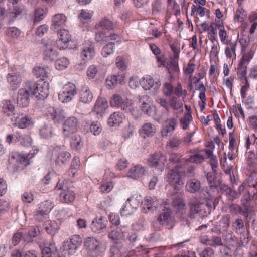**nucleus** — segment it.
<instances>
[{
    "instance_id": "13d9d810",
    "label": "nucleus",
    "mask_w": 257,
    "mask_h": 257,
    "mask_svg": "<svg viewBox=\"0 0 257 257\" xmlns=\"http://www.w3.org/2000/svg\"><path fill=\"white\" fill-rule=\"evenodd\" d=\"M68 59L66 57H62L57 59L55 62L56 68L58 70H62L66 68L69 65Z\"/></svg>"
},
{
    "instance_id": "2eb2a0df",
    "label": "nucleus",
    "mask_w": 257,
    "mask_h": 257,
    "mask_svg": "<svg viewBox=\"0 0 257 257\" xmlns=\"http://www.w3.org/2000/svg\"><path fill=\"white\" fill-rule=\"evenodd\" d=\"M124 233L125 231H123L121 228L116 227L109 232L108 235L109 238L112 240L115 243V245H117L118 249L119 251V247L120 246V245L117 244V241L123 239L124 238Z\"/></svg>"
},
{
    "instance_id": "1a4fd4ad",
    "label": "nucleus",
    "mask_w": 257,
    "mask_h": 257,
    "mask_svg": "<svg viewBox=\"0 0 257 257\" xmlns=\"http://www.w3.org/2000/svg\"><path fill=\"white\" fill-rule=\"evenodd\" d=\"M78 127V120L75 117L67 118L63 125V133L65 137H69L71 134H73Z\"/></svg>"
},
{
    "instance_id": "79ce46f5",
    "label": "nucleus",
    "mask_w": 257,
    "mask_h": 257,
    "mask_svg": "<svg viewBox=\"0 0 257 257\" xmlns=\"http://www.w3.org/2000/svg\"><path fill=\"white\" fill-rule=\"evenodd\" d=\"M132 208L136 209L140 204H142V198L140 195L135 194L130 197L126 201Z\"/></svg>"
},
{
    "instance_id": "09e8293b",
    "label": "nucleus",
    "mask_w": 257,
    "mask_h": 257,
    "mask_svg": "<svg viewBox=\"0 0 257 257\" xmlns=\"http://www.w3.org/2000/svg\"><path fill=\"white\" fill-rule=\"evenodd\" d=\"M192 120V117L191 112H187L184 114L183 117L180 119V124L181 127L184 130L188 128L189 124Z\"/></svg>"
},
{
    "instance_id": "a878e982",
    "label": "nucleus",
    "mask_w": 257,
    "mask_h": 257,
    "mask_svg": "<svg viewBox=\"0 0 257 257\" xmlns=\"http://www.w3.org/2000/svg\"><path fill=\"white\" fill-rule=\"evenodd\" d=\"M19 120L17 126L20 128H25L32 127L34 124V121L31 117L28 115L23 116L19 115Z\"/></svg>"
},
{
    "instance_id": "9b49d317",
    "label": "nucleus",
    "mask_w": 257,
    "mask_h": 257,
    "mask_svg": "<svg viewBox=\"0 0 257 257\" xmlns=\"http://www.w3.org/2000/svg\"><path fill=\"white\" fill-rule=\"evenodd\" d=\"M82 242V240L80 235H74L69 241L64 242L63 247L64 250L71 251L73 253L81 246Z\"/></svg>"
},
{
    "instance_id": "052dcab7",
    "label": "nucleus",
    "mask_w": 257,
    "mask_h": 257,
    "mask_svg": "<svg viewBox=\"0 0 257 257\" xmlns=\"http://www.w3.org/2000/svg\"><path fill=\"white\" fill-rule=\"evenodd\" d=\"M173 89L174 87L170 83L166 82L163 85L162 92L165 96L171 97L173 94Z\"/></svg>"
},
{
    "instance_id": "bb28decb",
    "label": "nucleus",
    "mask_w": 257,
    "mask_h": 257,
    "mask_svg": "<svg viewBox=\"0 0 257 257\" xmlns=\"http://www.w3.org/2000/svg\"><path fill=\"white\" fill-rule=\"evenodd\" d=\"M124 79V77L121 75H112L106 79V85L108 88L112 89L116 87L118 83H121Z\"/></svg>"
},
{
    "instance_id": "f257e3e1",
    "label": "nucleus",
    "mask_w": 257,
    "mask_h": 257,
    "mask_svg": "<svg viewBox=\"0 0 257 257\" xmlns=\"http://www.w3.org/2000/svg\"><path fill=\"white\" fill-rule=\"evenodd\" d=\"M212 206L209 203H191L190 204V210L187 216L190 219L202 218L207 216L211 211Z\"/></svg>"
},
{
    "instance_id": "338daca9",
    "label": "nucleus",
    "mask_w": 257,
    "mask_h": 257,
    "mask_svg": "<svg viewBox=\"0 0 257 257\" xmlns=\"http://www.w3.org/2000/svg\"><path fill=\"white\" fill-rule=\"evenodd\" d=\"M98 26L101 27L102 29L112 30L113 28V23L108 19L105 18L99 22Z\"/></svg>"
},
{
    "instance_id": "680f3d73",
    "label": "nucleus",
    "mask_w": 257,
    "mask_h": 257,
    "mask_svg": "<svg viewBox=\"0 0 257 257\" xmlns=\"http://www.w3.org/2000/svg\"><path fill=\"white\" fill-rule=\"evenodd\" d=\"M241 201L243 206V209L242 208V211H240V214L243 215L245 218H247L249 215L250 207L249 201L247 200L246 199L241 198Z\"/></svg>"
},
{
    "instance_id": "ea45409f",
    "label": "nucleus",
    "mask_w": 257,
    "mask_h": 257,
    "mask_svg": "<svg viewBox=\"0 0 257 257\" xmlns=\"http://www.w3.org/2000/svg\"><path fill=\"white\" fill-rule=\"evenodd\" d=\"M205 157L204 152L199 151L191 155L188 159H185V162L201 163L204 160Z\"/></svg>"
},
{
    "instance_id": "a19ab883",
    "label": "nucleus",
    "mask_w": 257,
    "mask_h": 257,
    "mask_svg": "<svg viewBox=\"0 0 257 257\" xmlns=\"http://www.w3.org/2000/svg\"><path fill=\"white\" fill-rule=\"evenodd\" d=\"M44 205V204H39L38 210L34 216L35 219L39 222L42 221L46 218L49 212V209L48 208L46 209H43Z\"/></svg>"
},
{
    "instance_id": "f3484780",
    "label": "nucleus",
    "mask_w": 257,
    "mask_h": 257,
    "mask_svg": "<svg viewBox=\"0 0 257 257\" xmlns=\"http://www.w3.org/2000/svg\"><path fill=\"white\" fill-rule=\"evenodd\" d=\"M40 234V230L38 226L36 227H32L29 231L28 234L23 232H17V238L20 240L23 239L24 241L29 242L32 238L35 237Z\"/></svg>"
},
{
    "instance_id": "864d4df0",
    "label": "nucleus",
    "mask_w": 257,
    "mask_h": 257,
    "mask_svg": "<svg viewBox=\"0 0 257 257\" xmlns=\"http://www.w3.org/2000/svg\"><path fill=\"white\" fill-rule=\"evenodd\" d=\"M181 143L182 142L179 138L174 137L167 142L166 148V149L171 148L173 150H176L180 146Z\"/></svg>"
},
{
    "instance_id": "4468645a",
    "label": "nucleus",
    "mask_w": 257,
    "mask_h": 257,
    "mask_svg": "<svg viewBox=\"0 0 257 257\" xmlns=\"http://www.w3.org/2000/svg\"><path fill=\"white\" fill-rule=\"evenodd\" d=\"M94 46L92 42L85 43L81 52V56L84 63L92 59L95 55Z\"/></svg>"
},
{
    "instance_id": "bf43d9fd",
    "label": "nucleus",
    "mask_w": 257,
    "mask_h": 257,
    "mask_svg": "<svg viewBox=\"0 0 257 257\" xmlns=\"http://www.w3.org/2000/svg\"><path fill=\"white\" fill-rule=\"evenodd\" d=\"M89 130L94 135L97 136L100 134L102 128L100 122L95 121L91 123Z\"/></svg>"
},
{
    "instance_id": "69168bd1",
    "label": "nucleus",
    "mask_w": 257,
    "mask_h": 257,
    "mask_svg": "<svg viewBox=\"0 0 257 257\" xmlns=\"http://www.w3.org/2000/svg\"><path fill=\"white\" fill-rule=\"evenodd\" d=\"M225 194L228 200L233 201L238 198L242 193H240L238 191L237 192L230 187Z\"/></svg>"
},
{
    "instance_id": "37998d69",
    "label": "nucleus",
    "mask_w": 257,
    "mask_h": 257,
    "mask_svg": "<svg viewBox=\"0 0 257 257\" xmlns=\"http://www.w3.org/2000/svg\"><path fill=\"white\" fill-rule=\"evenodd\" d=\"M44 225L46 231L50 234H54L59 229V226L55 221H46Z\"/></svg>"
},
{
    "instance_id": "e433bc0d",
    "label": "nucleus",
    "mask_w": 257,
    "mask_h": 257,
    "mask_svg": "<svg viewBox=\"0 0 257 257\" xmlns=\"http://www.w3.org/2000/svg\"><path fill=\"white\" fill-rule=\"evenodd\" d=\"M71 157V154L66 151H62L58 154L55 160L57 165H61L67 163Z\"/></svg>"
},
{
    "instance_id": "58836bf2",
    "label": "nucleus",
    "mask_w": 257,
    "mask_h": 257,
    "mask_svg": "<svg viewBox=\"0 0 257 257\" xmlns=\"http://www.w3.org/2000/svg\"><path fill=\"white\" fill-rule=\"evenodd\" d=\"M66 20V17L63 14L55 15L52 18L54 28L55 29H57L59 26L65 25Z\"/></svg>"
},
{
    "instance_id": "393cba45",
    "label": "nucleus",
    "mask_w": 257,
    "mask_h": 257,
    "mask_svg": "<svg viewBox=\"0 0 257 257\" xmlns=\"http://www.w3.org/2000/svg\"><path fill=\"white\" fill-rule=\"evenodd\" d=\"M145 170L144 167L137 165L132 167L128 172V176L134 179H137L140 177H142L145 175Z\"/></svg>"
},
{
    "instance_id": "0e129e2a",
    "label": "nucleus",
    "mask_w": 257,
    "mask_h": 257,
    "mask_svg": "<svg viewBox=\"0 0 257 257\" xmlns=\"http://www.w3.org/2000/svg\"><path fill=\"white\" fill-rule=\"evenodd\" d=\"M114 43L110 42L102 48L101 54L103 57H106L113 52Z\"/></svg>"
},
{
    "instance_id": "ddd939ff",
    "label": "nucleus",
    "mask_w": 257,
    "mask_h": 257,
    "mask_svg": "<svg viewBox=\"0 0 257 257\" xmlns=\"http://www.w3.org/2000/svg\"><path fill=\"white\" fill-rule=\"evenodd\" d=\"M107 221L105 218H95L90 224L91 230L95 233H100L106 228Z\"/></svg>"
},
{
    "instance_id": "3c124183",
    "label": "nucleus",
    "mask_w": 257,
    "mask_h": 257,
    "mask_svg": "<svg viewBox=\"0 0 257 257\" xmlns=\"http://www.w3.org/2000/svg\"><path fill=\"white\" fill-rule=\"evenodd\" d=\"M214 172H208L206 175V178L208 182L210 184L209 187L210 190L214 192L217 188L219 185V183L215 182V176Z\"/></svg>"
},
{
    "instance_id": "6ab92c4d",
    "label": "nucleus",
    "mask_w": 257,
    "mask_h": 257,
    "mask_svg": "<svg viewBox=\"0 0 257 257\" xmlns=\"http://www.w3.org/2000/svg\"><path fill=\"white\" fill-rule=\"evenodd\" d=\"M48 112L49 117L55 123H59L62 122L65 117L64 111L61 109L50 108Z\"/></svg>"
},
{
    "instance_id": "39448f33",
    "label": "nucleus",
    "mask_w": 257,
    "mask_h": 257,
    "mask_svg": "<svg viewBox=\"0 0 257 257\" xmlns=\"http://www.w3.org/2000/svg\"><path fill=\"white\" fill-rule=\"evenodd\" d=\"M33 84H30L27 81L23 88L19 89L17 96V104L21 107H27L29 103V98L32 95V86Z\"/></svg>"
},
{
    "instance_id": "7ed1b4c3",
    "label": "nucleus",
    "mask_w": 257,
    "mask_h": 257,
    "mask_svg": "<svg viewBox=\"0 0 257 257\" xmlns=\"http://www.w3.org/2000/svg\"><path fill=\"white\" fill-rule=\"evenodd\" d=\"M110 104L112 106L119 107L125 110L126 112L130 113L135 117L138 116L137 109L131 105V102L127 99L123 98L119 94H115L112 96Z\"/></svg>"
},
{
    "instance_id": "6e6d98bb",
    "label": "nucleus",
    "mask_w": 257,
    "mask_h": 257,
    "mask_svg": "<svg viewBox=\"0 0 257 257\" xmlns=\"http://www.w3.org/2000/svg\"><path fill=\"white\" fill-rule=\"evenodd\" d=\"M256 180L257 179H255L253 175L248 176V177L239 186L238 189L239 192L240 193L244 192L245 188H247L246 187H248L251 183H254Z\"/></svg>"
},
{
    "instance_id": "a211bd4d",
    "label": "nucleus",
    "mask_w": 257,
    "mask_h": 257,
    "mask_svg": "<svg viewBox=\"0 0 257 257\" xmlns=\"http://www.w3.org/2000/svg\"><path fill=\"white\" fill-rule=\"evenodd\" d=\"M155 126L150 122L144 123L139 130L140 135L143 138L153 136L156 132Z\"/></svg>"
},
{
    "instance_id": "2f4dec72",
    "label": "nucleus",
    "mask_w": 257,
    "mask_h": 257,
    "mask_svg": "<svg viewBox=\"0 0 257 257\" xmlns=\"http://www.w3.org/2000/svg\"><path fill=\"white\" fill-rule=\"evenodd\" d=\"M72 134L70 142V145L72 148L78 150L80 149L83 145L82 139L79 134Z\"/></svg>"
},
{
    "instance_id": "aec40b11",
    "label": "nucleus",
    "mask_w": 257,
    "mask_h": 257,
    "mask_svg": "<svg viewBox=\"0 0 257 257\" xmlns=\"http://www.w3.org/2000/svg\"><path fill=\"white\" fill-rule=\"evenodd\" d=\"M3 109L4 110V112L6 115L8 116H12L11 118V120L12 122H13V125H16V117L15 116V113L14 112L15 110L14 106L11 103L10 101L5 100L3 102Z\"/></svg>"
},
{
    "instance_id": "cd10ccee",
    "label": "nucleus",
    "mask_w": 257,
    "mask_h": 257,
    "mask_svg": "<svg viewBox=\"0 0 257 257\" xmlns=\"http://www.w3.org/2000/svg\"><path fill=\"white\" fill-rule=\"evenodd\" d=\"M200 188V182L199 180L196 179H192L189 180L186 185V188L187 190L191 193H194L198 192Z\"/></svg>"
},
{
    "instance_id": "f704fd0d",
    "label": "nucleus",
    "mask_w": 257,
    "mask_h": 257,
    "mask_svg": "<svg viewBox=\"0 0 257 257\" xmlns=\"http://www.w3.org/2000/svg\"><path fill=\"white\" fill-rule=\"evenodd\" d=\"M41 257H60L57 249L52 246L45 247L41 249Z\"/></svg>"
},
{
    "instance_id": "49530a36",
    "label": "nucleus",
    "mask_w": 257,
    "mask_h": 257,
    "mask_svg": "<svg viewBox=\"0 0 257 257\" xmlns=\"http://www.w3.org/2000/svg\"><path fill=\"white\" fill-rule=\"evenodd\" d=\"M39 133L43 138H49L52 135V127L49 124H44L40 128Z\"/></svg>"
},
{
    "instance_id": "b1692460",
    "label": "nucleus",
    "mask_w": 257,
    "mask_h": 257,
    "mask_svg": "<svg viewBox=\"0 0 257 257\" xmlns=\"http://www.w3.org/2000/svg\"><path fill=\"white\" fill-rule=\"evenodd\" d=\"M149 97L147 95H144L139 98V102L142 103L141 108L142 111L149 116H152L154 113L153 108L147 102Z\"/></svg>"
},
{
    "instance_id": "473e14b6",
    "label": "nucleus",
    "mask_w": 257,
    "mask_h": 257,
    "mask_svg": "<svg viewBox=\"0 0 257 257\" xmlns=\"http://www.w3.org/2000/svg\"><path fill=\"white\" fill-rule=\"evenodd\" d=\"M237 41H232L230 40L226 42L225 45H227L225 49V53L227 57L231 59L233 55H236V49L237 46Z\"/></svg>"
},
{
    "instance_id": "4c0bfd02",
    "label": "nucleus",
    "mask_w": 257,
    "mask_h": 257,
    "mask_svg": "<svg viewBox=\"0 0 257 257\" xmlns=\"http://www.w3.org/2000/svg\"><path fill=\"white\" fill-rule=\"evenodd\" d=\"M169 161L170 163L177 164L175 167L176 168H181L182 164L186 163L185 159L182 158V156L177 153L170 154Z\"/></svg>"
},
{
    "instance_id": "c9c22d12",
    "label": "nucleus",
    "mask_w": 257,
    "mask_h": 257,
    "mask_svg": "<svg viewBox=\"0 0 257 257\" xmlns=\"http://www.w3.org/2000/svg\"><path fill=\"white\" fill-rule=\"evenodd\" d=\"M171 209L168 208H165L158 216L157 219L161 224L163 225L167 224L171 218Z\"/></svg>"
},
{
    "instance_id": "72a5a7b5",
    "label": "nucleus",
    "mask_w": 257,
    "mask_h": 257,
    "mask_svg": "<svg viewBox=\"0 0 257 257\" xmlns=\"http://www.w3.org/2000/svg\"><path fill=\"white\" fill-rule=\"evenodd\" d=\"M221 25L214 22L212 23L209 26L210 29L208 31V38L212 43L215 42L218 43L216 29H219Z\"/></svg>"
},
{
    "instance_id": "e2e57ef3",
    "label": "nucleus",
    "mask_w": 257,
    "mask_h": 257,
    "mask_svg": "<svg viewBox=\"0 0 257 257\" xmlns=\"http://www.w3.org/2000/svg\"><path fill=\"white\" fill-rule=\"evenodd\" d=\"M239 42L241 46V53L254 49L253 46H250L249 41H247L246 38H241L239 39Z\"/></svg>"
},
{
    "instance_id": "7c9ffc66",
    "label": "nucleus",
    "mask_w": 257,
    "mask_h": 257,
    "mask_svg": "<svg viewBox=\"0 0 257 257\" xmlns=\"http://www.w3.org/2000/svg\"><path fill=\"white\" fill-rule=\"evenodd\" d=\"M143 209L145 212L153 211L157 209V203L155 201H153L150 197L145 198L144 201H142Z\"/></svg>"
},
{
    "instance_id": "c756f323",
    "label": "nucleus",
    "mask_w": 257,
    "mask_h": 257,
    "mask_svg": "<svg viewBox=\"0 0 257 257\" xmlns=\"http://www.w3.org/2000/svg\"><path fill=\"white\" fill-rule=\"evenodd\" d=\"M108 107L107 101L103 98L97 100L94 106L93 111L97 114H101Z\"/></svg>"
},
{
    "instance_id": "c85d7f7f",
    "label": "nucleus",
    "mask_w": 257,
    "mask_h": 257,
    "mask_svg": "<svg viewBox=\"0 0 257 257\" xmlns=\"http://www.w3.org/2000/svg\"><path fill=\"white\" fill-rule=\"evenodd\" d=\"M18 157L19 162L21 166H17V169H20L23 170L24 169V167L30 164V160L34 157V155L33 153L20 154L19 155Z\"/></svg>"
},
{
    "instance_id": "de8ad7c7",
    "label": "nucleus",
    "mask_w": 257,
    "mask_h": 257,
    "mask_svg": "<svg viewBox=\"0 0 257 257\" xmlns=\"http://www.w3.org/2000/svg\"><path fill=\"white\" fill-rule=\"evenodd\" d=\"M166 67L168 70L171 78H172L178 72V65L174 60L170 62L169 63H167Z\"/></svg>"
},
{
    "instance_id": "9d476101",
    "label": "nucleus",
    "mask_w": 257,
    "mask_h": 257,
    "mask_svg": "<svg viewBox=\"0 0 257 257\" xmlns=\"http://www.w3.org/2000/svg\"><path fill=\"white\" fill-rule=\"evenodd\" d=\"M58 38L56 41L57 47L60 49H64L68 47V43L71 39V35L66 29H60L58 31Z\"/></svg>"
},
{
    "instance_id": "412c9836",
    "label": "nucleus",
    "mask_w": 257,
    "mask_h": 257,
    "mask_svg": "<svg viewBox=\"0 0 257 257\" xmlns=\"http://www.w3.org/2000/svg\"><path fill=\"white\" fill-rule=\"evenodd\" d=\"M124 115L120 112H115L110 115L108 119V124L111 126H117L122 122Z\"/></svg>"
},
{
    "instance_id": "20e7f679",
    "label": "nucleus",
    "mask_w": 257,
    "mask_h": 257,
    "mask_svg": "<svg viewBox=\"0 0 257 257\" xmlns=\"http://www.w3.org/2000/svg\"><path fill=\"white\" fill-rule=\"evenodd\" d=\"M84 246L89 257L101 256L104 251L101 243L93 237H87L84 241Z\"/></svg>"
},
{
    "instance_id": "6e6552de",
    "label": "nucleus",
    "mask_w": 257,
    "mask_h": 257,
    "mask_svg": "<svg viewBox=\"0 0 257 257\" xmlns=\"http://www.w3.org/2000/svg\"><path fill=\"white\" fill-rule=\"evenodd\" d=\"M128 240L130 244H132V250L134 251L133 253H131L132 254L139 253V254H136L137 256H143L150 252L149 249H147L138 243V237L136 234L134 233L128 237Z\"/></svg>"
},
{
    "instance_id": "423d86ee",
    "label": "nucleus",
    "mask_w": 257,
    "mask_h": 257,
    "mask_svg": "<svg viewBox=\"0 0 257 257\" xmlns=\"http://www.w3.org/2000/svg\"><path fill=\"white\" fill-rule=\"evenodd\" d=\"M183 176H184V173L179 170L178 168L175 167L168 173V181L175 189L178 190L183 185L181 179Z\"/></svg>"
},
{
    "instance_id": "f03ea898",
    "label": "nucleus",
    "mask_w": 257,
    "mask_h": 257,
    "mask_svg": "<svg viewBox=\"0 0 257 257\" xmlns=\"http://www.w3.org/2000/svg\"><path fill=\"white\" fill-rule=\"evenodd\" d=\"M32 86V95L35 96L38 100H44L49 93V84L47 81L39 80L36 82L34 81H29Z\"/></svg>"
},
{
    "instance_id": "a18cd8bd",
    "label": "nucleus",
    "mask_w": 257,
    "mask_h": 257,
    "mask_svg": "<svg viewBox=\"0 0 257 257\" xmlns=\"http://www.w3.org/2000/svg\"><path fill=\"white\" fill-rule=\"evenodd\" d=\"M169 108L179 111H183V103L176 96H172L169 101Z\"/></svg>"
},
{
    "instance_id": "c03bdc74",
    "label": "nucleus",
    "mask_w": 257,
    "mask_h": 257,
    "mask_svg": "<svg viewBox=\"0 0 257 257\" xmlns=\"http://www.w3.org/2000/svg\"><path fill=\"white\" fill-rule=\"evenodd\" d=\"M242 198L246 199L248 201L257 200V189H247L244 190Z\"/></svg>"
},
{
    "instance_id": "603ef678",
    "label": "nucleus",
    "mask_w": 257,
    "mask_h": 257,
    "mask_svg": "<svg viewBox=\"0 0 257 257\" xmlns=\"http://www.w3.org/2000/svg\"><path fill=\"white\" fill-rule=\"evenodd\" d=\"M207 241L208 242H206V245L214 247L223 246V245L221 237L218 236H212Z\"/></svg>"
},
{
    "instance_id": "0eeeda50",
    "label": "nucleus",
    "mask_w": 257,
    "mask_h": 257,
    "mask_svg": "<svg viewBox=\"0 0 257 257\" xmlns=\"http://www.w3.org/2000/svg\"><path fill=\"white\" fill-rule=\"evenodd\" d=\"M76 94V90L75 85L69 83L65 85L63 90L59 93L58 98L61 102L67 103L70 101Z\"/></svg>"
},
{
    "instance_id": "5701e85b",
    "label": "nucleus",
    "mask_w": 257,
    "mask_h": 257,
    "mask_svg": "<svg viewBox=\"0 0 257 257\" xmlns=\"http://www.w3.org/2000/svg\"><path fill=\"white\" fill-rule=\"evenodd\" d=\"M61 201L63 203H69L73 202L75 199L74 191L70 188L63 189L60 194Z\"/></svg>"
},
{
    "instance_id": "f8f14e48",
    "label": "nucleus",
    "mask_w": 257,
    "mask_h": 257,
    "mask_svg": "<svg viewBox=\"0 0 257 257\" xmlns=\"http://www.w3.org/2000/svg\"><path fill=\"white\" fill-rule=\"evenodd\" d=\"M58 52L54 48V46L48 42L45 44L43 48V57L44 60L47 61H52L58 56Z\"/></svg>"
},
{
    "instance_id": "774afa93",
    "label": "nucleus",
    "mask_w": 257,
    "mask_h": 257,
    "mask_svg": "<svg viewBox=\"0 0 257 257\" xmlns=\"http://www.w3.org/2000/svg\"><path fill=\"white\" fill-rule=\"evenodd\" d=\"M247 18L246 12L242 9H239L236 10L235 19L238 22H244Z\"/></svg>"
},
{
    "instance_id": "5fc2aeb1",
    "label": "nucleus",
    "mask_w": 257,
    "mask_h": 257,
    "mask_svg": "<svg viewBox=\"0 0 257 257\" xmlns=\"http://www.w3.org/2000/svg\"><path fill=\"white\" fill-rule=\"evenodd\" d=\"M232 226L238 233L242 234L245 232V226L243 220L241 218H237L233 223Z\"/></svg>"
},
{
    "instance_id": "4be33fe9",
    "label": "nucleus",
    "mask_w": 257,
    "mask_h": 257,
    "mask_svg": "<svg viewBox=\"0 0 257 257\" xmlns=\"http://www.w3.org/2000/svg\"><path fill=\"white\" fill-rule=\"evenodd\" d=\"M93 97V94L88 86H84L81 88L79 93L80 101L87 103L92 101Z\"/></svg>"
},
{
    "instance_id": "8fccbe9b",
    "label": "nucleus",
    "mask_w": 257,
    "mask_h": 257,
    "mask_svg": "<svg viewBox=\"0 0 257 257\" xmlns=\"http://www.w3.org/2000/svg\"><path fill=\"white\" fill-rule=\"evenodd\" d=\"M140 84L145 90H149L154 85V81L150 76H147L140 81Z\"/></svg>"
},
{
    "instance_id": "dca6fc26",
    "label": "nucleus",
    "mask_w": 257,
    "mask_h": 257,
    "mask_svg": "<svg viewBox=\"0 0 257 257\" xmlns=\"http://www.w3.org/2000/svg\"><path fill=\"white\" fill-rule=\"evenodd\" d=\"M166 157L161 152H156L149 158V162L152 166L164 165L166 162Z\"/></svg>"
},
{
    "instance_id": "4d7b16f0",
    "label": "nucleus",
    "mask_w": 257,
    "mask_h": 257,
    "mask_svg": "<svg viewBox=\"0 0 257 257\" xmlns=\"http://www.w3.org/2000/svg\"><path fill=\"white\" fill-rule=\"evenodd\" d=\"M46 12L43 9L40 8H36L34 11V23L35 24L42 20L44 18V14Z\"/></svg>"
}]
</instances>
